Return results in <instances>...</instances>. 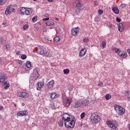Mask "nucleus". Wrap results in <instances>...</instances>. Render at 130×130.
<instances>
[{
	"instance_id": "obj_1",
	"label": "nucleus",
	"mask_w": 130,
	"mask_h": 130,
	"mask_svg": "<svg viewBox=\"0 0 130 130\" xmlns=\"http://www.w3.org/2000/svg\"><path fill=\"white\" fill-rule=\"evenodd\" d=\"M36 50L37 53L41 54V55H44V56H48V57L51 56L50 51H49V50H46V49L43 46L37 47Z\"/></svg>"
},
{
	"instance_id": "obj_2",
	"label": "nucleus",
	"mask_w": 130,
	"mask_h": 130,
	"mask_svg": "<svg viewBox=\"0 0 130 130\" xmlns=\"http://www.w3.org/2000/svg\"><path fill=\"white\" fill-rule=\"evenodd\" d=\"M76 123V118L75 117L72 116L71 118L67 120V121L64 122V124L66 128H74L75 127V124Z\"/></svg>"
},
{
	"instance_id": "obj_3",
	"label": "nucleus",
	"mask_w": 130,
	"mask_h": 130,
	"mask_svg": "<svg viewBox=\"0 0 130 130\" xmlns=\"http://www.w3.org/2000/svg\"><path fill=\"white\" fill-rule=\"evenodd\" d=\"M90 119L92 123H98V122L101 120V118L100 116L98 115V113H94L91 115Z\"/></svg>"
},
{
	"instance_id": "obj_4",
	"label": "nucleus",
	"mask_w": 130,
	"mask_h": 130,
	"mask_svg": "<svg viewBox=\"0 0 130 130\" xmlns=\"http://www.w3.org/2000/svg\"><path fill=\"white\" fill-rule=\"evenodd\" d=\"M114 109L116 113L120 115H122V114H124V112H125V110H124V109L120 106L115 105Z\"/></svg>"
},
{
	"instance_id": "obj_5",
	"label": "nucleus",
	"mask_w": 130,
	"mask_h": 130,
	"mask_svg": "<svg viewBox=\"0 0 130 130\" xmlns=\"http://www.w3.org/2000/svg\"><path fill=\"white\" fill-rule=\"evenodd\" d=\"M75 3L76 4V10L75 11V13L76 14H79L81 11H82V9L81 7H82V4L80 2V0H75Z\"/></svg>"
},
{
	"instance_id": "obj_6",
	"label": "nucleus",
	"mask_w": 130,
	"mask_h": 130,
	"mask_svg": "<svg viewBox=\"0 0 130 130\" xmlns=\"http://www.w3.org/2000/svg\"><path fill=\"white\" fill-rule=\"evenodd\" d=\"M39 69L36 68L34 70V72L32 74V76L34 78V80H37L39 77Z\"/></svg>"
},
{
	"instance_id": "obj_7",
	"label": "nucleus",
	"mask_w": 130,
	"mask_h": 130,
	"mask_svg": "<svg viewBox=\"0 0 130 130\" xmlns=\"http://www.w3.org/2000/svg\"><path fill=\"white\" fill-rule=\"evenodd\" d=\"M62 120L64 121V122L68 121L69 119L72 118V116L70 115L68 113H65L61 115Z\"/></svg>"
},
{
	"instance_id": "obj_8",
	"label": "nucleus",
	"mask_w": 130,
	"mask_h": 130,
	"mask_svg": "<svg viewBox=\"0 0 130 130\" xmlns=\"http://www.w3.org/2000/svg\"><path fill=\"white\" fill-rule=\"evenodd\" d=\"M12 7V5H9L7 7L6 10L5 11V14L8 16V15H10V14L12 13H14L16 11L15 10V8H12L11 10V7Z\"/></svg>"
},
{
	"instance_id": "obj_9",
	"label": "nucleus",
	"mask_w": 130,
	"mask_h": 130,
	"mask_svg": "<svg viewBox=\"0 0 130 130\" xmlns=\"http://www.w3.org/2000/svg\"><path fill=\"white\" fill-rule=\"evenodd\" d=\"M106 123L110 128H113V129H116L117 128V125L113 124L110 120L107 121Z\"/></svg>"
},
{
	"instance_id": "obj_10",
	"label": "nucleus",
	"mask_w": 130,
	"mask_h": 130,
	"mask_svg": "<svg viewBox=\"0 0 130 130\" xmlns=\"http://www.w3.org/2000/svg\"><path fill=\"white\" fill-rule=\"evenodd\" d=\"M17 96L22 98H28L29 97V93L25 92H19L17 93Z\"/></svg>"
},
{
	"instance_id": "obj_11",
	"label": "nucleus",
	"mask_w": 130,
	"mask_h": 130,
	"mask_svg": "<svg viewBox=\"0 0 130 130\" xmlns=\"http://www.w3.org/2000/svg\"><path fill=\"white\" fill-rule=\"evenodd\" d=\"M54 83L55 82L54 80H51L50 81H49L46 85L47 90L52 89V88H53Z\"/></svg>"
},
{
	"instance_id": "obj_12",
	"label": "nucleus",
	"mask_w": 130,
	"mask_h": 130,
	"mask_svg": "<svg viewBox=\"0 0 130 130\" xmlns=\"http://www.w3.org/2000/svg\"><path fill=\"white\" fill-rule=\"evenodd\" d=\"M72 101H73V100H72L71 98H67L65 100L64 104L67 107H68V106H70L71 105Z\"/></svg>"
},
{
	"instance_id": "obj_13",
	"label": "nucleus",
	"mask_w": 130,
	"mask_h": 130,
	"mask_svg": "<svg viewBox=\"0 0 130 130\" xmlns=\"http://www.w3.org/2000/svg\"><path fill=\"white\" fill-rule=\"evenodd\" d=\"M32 13H33V10L31 8L25 7V15L27 16H30Z\"/></svg>"
},
{
	"instance_id": "obj_14",
	"label": "nucleus",
	"mask_w": 130,
	"mask_h": 130,
	"mask_svg": "<svg viewBox=\"0 0 130 130\" xmlns=\"http://www.w3.org/2000/svg\"><path fill=\"white\" fill-rule=\"evenodd\" d=\"M44 86V81L38 82L37 85V89L38 91L41 90L42 87Z\"/></svg>"
},
{
	"instance_id": "obj_15",
	"label": "nucleus",
	"mask_w": 130,
	"mask_h": 130,
	"mask_svg": "<svg viewBox=\"0 0 130 130\" xmlns=\"http://www.w3.org/2000/svg\"><path fill=\"white\" fill-rule=\"evenodd\" d=\"M118 55L119 56H120V57H122L123 58H126V57H127V54L126 53V52L122 51H121V52H120Z\"/></svg>"
},
{
	"instance_id": "obj_16",
	"label": "nucleus",
	"mask_w": 130,
	"mask_h": 130,
	"mask_svg": "<svg viewBox=\"0 0 130 130\" xmlns=\"http://www.w3.org/2000/svg\"><path fill=\"white\" fill-rule=\"evenodd\" d=\"M118 30L119 32H123V31H124V27L122 23H120L118 24Z\"/></svg>"
},
{
	"instance_id": "obj_17",
	"label": "nucleus",
	"mask_w": 130,
	"mask_h": 130,
	"mask_svg": "<svg viewBox=\"0 0 130 130\" xmlns=\"http://www.w3.org/2000/svg\"><path fill=\"white\" fill-rule=\"evenodd\" d=\"M78 32H79V27L74 28L72 29V35L75 36V35H77Z\"/></svg>"
},
{
	"instance_id": "obj_18",
	"label": "nucleus",
	"mask_w": 130,
	"mask_h": 130,
	"mask_svg": "<svg viewBox=\"0 0 130 130\" xmlns=\"http://www.w3.org/2000/svg\"><path fill=\"white\" fill-rule=\"evenodd\" d=\"M86 52H87V49L86 48H82L80 52L79 56L80 57H82L86 54Z\"/></svg>"
},
{
	"instance_id": "obj_19",
	"label": "nucleus",
	"mask_w": 130,
	"mask_h": 130,
	"mask_svg": "<svg viewBox=\"0 0 130 130\" xmlns=\"http://www.w3.org/2000/svg\"><path fill=\"white\" fill-rule=\"evenodd\" d=\"M25 9L26 7H22L18 11V14H19V15H21V16H24L25 13Z\"/></svg>"
},
{
	"instance_id": "obj_20",
	"label": "nucleus",
	"mask_w": 130,
	"mask_h": 130,
	"mask_svg": "<svg viewBox=\"0 0 130 130\" xmlns=\"http://www.w3.org/2000/svg\"><path fill=\"white\" fill-rule=\"evenodd\" d=\"M27 111H21L17 113V115L18 116H25L26 115Z\"/></svg>"
},
{
	"instance_id": "obj_21",
	"label": "nucleus",
	"mask_w": 130,
	"mask_h": 130,
	"mask_svg": "<svg viewBox=\"0 0 130 130\" xmlns=\"http://www.w3.org/2000/svg\"><path fill=\"white\" fill-rule=\"evenodd\" d=\"M113 12L117 15L119 14V10L117 7H114L112 8Z\"/></svg>"
},
{
	"instance_id": "obj_22",
	"label": "nucleus",
	"mask_w": 130,
	"mask_h": 130,
	"mask_svg": "<svg viewBox=\"0 0 130 130\" xmlns=\"http://www.w3.org/2000/svg\"><path fill=\"white\" fill-rule=\"evenodd\" d=\"M81 106V103L79 102H75L74 104H73V107L75 108H78Z\"/></svg>"
},
{
	"instance_id": "obj_23",
	"label": "nucleus",
	"mask_w": 130,
	"mask_h": 130,
	"mask_svg": "<svg viewBox=\"0 0 130 130\" xmlns=\"http://www.w3.org/2000/svg\"><path fill=\"white\" fill-rule=\"evenodd\" d=\"M49 95L50 96L51 99H54L57 97V95L55 92L49 93Z\"/></svg>"
},
{
	"instance_id": "obj_24",
	"label": "nucleus",
	"mask_w": 130,
	"mask_h": 130,
	"mask_svg": "<svg viewBox=\"0 0 130 130\" xmlns=\"http://www.w3.org/2000/svg\"><path fill=\"white\" fill-rule=\"evenodd\" d=\"M81 104H83V105H84L85 106H86V105H89V100H84L81 102Z\"/></svg>"
},
{
	"instance_id": "obj_25",
	"label": "nucleus",
	"mask_w": 130,
	"mask_h": 130,
	"mask_svg": "<svg viewBox=\"0 0 130 130\" xmlns=\"http://www.w3.org/2000/svg\"><path fill=\"white\" fill-rule=\"evenodd\" d=\"M125 95L127 96V100L130 102V90H126L125 92Z\"/></svg>"
},
{
	"instance_id": "obj_26",
	"label": "nucleus",
	"mask_w": 130,
	"mask_h": 130,
	"mask_svg": "<svg viewBox=\"0 0 130 130\" xmlns=\"http://www.w3.org/2000/svg\"><path fill=\"white\" fill-rule=\"evenodd\" d=\"M5 80H7V78L6 76L5 75L1 76L0 78V82L4 83V82H5Z\"/></svg>"
},
{
	"instance_id": "obj_27",
	"label": "nucleus",
	"mask_w": 130,
	"mask_h": 130,
	"mask_svg": "<svg viewBox=\"0 0 130 130\" xmlns=\"http://www.w3.org/2000/svg\"><path fill=\"white\" fill-rule=\"evenodd\" d=\"M113 51H115L117 54H119V53L121 52V50L119 48H114Z\"/></svg>"
},
{
	"instance_id": "obj_28",
	"label": "nucleus",
	"mask_w": 130,
	"mask_h": 130,
	"mask_svg": "<svg viewBox=\"0 0 130 130\" xmlns=\"http://www.w3.org/2000/svg\"><path fill=\"white\" fill-rule=\"evenodd\" d=\"M59 40H60V39L58 36L54 37L53 39V42H56V43L58 42Z\"/></svg>"
},
{
	"instance_id": "obj_29",
	"label": "nucleus",
	"mask_w": 130,
	"mask_h": 130,
	"mask_svg": "<svg viewBox=\"0 0 130 130\" xmlns=\"http://www.w3.org/2000/svg\"><path fill=\"white\" fill-rule=\"evenodd\" d=\"M4 85H5L4 89L5 90H7L10 87V83H7V82L4 83Z\"/></svg>"
},
{
	"instance_id": "obj_30",
	"label": "nucleus",
	"mask_w": 130,
	"mask_h": 130,
	"mask_svg": "<svg viewBox=\"0 0 130 130\" xmlns=\"http://www.w3.org/2000/svg\"><path fill=\"white\" fill-rule=\"evenodd\" d=\"M7 2H8V0H0V6L5 5V4H7Z\"/></svg>"
},
{
	"instance_id": "obj_31",
	"label": "nucleus",
	"mask_w": 130,
	"mask_h": 130,
	"mask_svg": "<svg viewBox=\"0 0 130 130\" xmlns=\"http://www.w3.org/2000/svg\"><path fill=\"white\" fill-rule=\"evenodd\" d=\"M54 25V22L51 21H48L46 23V26H53Z\"/></svg>"
},
{
	"instance_id": "obj_32",
	"label": "nucleus",
	"mask_w": 130,
	"mask_h": 130,
	"mask_svg": "<svg viewBox=\"0 0 130 130\" xmlns=\"http://www.w3.org/2000/svg\"><path fill=\"white\" fill-rule=\"evenodd\" d=\"M58 125L60 127H61L63 125V120H60L58 122Z\"/></svg>"
},
{
	"instance_id": "obj_33",
	"label": "nucleus",
	"mask_w": 130,
	"mask_h": 130,
	"mask_svg": "<svg viewBox=\"0 0 130 130\" xmlns=\"http://www.w3.org/2000/svg\"><path fill=\"white\" fill-rule=\"evenodd\" d=\"M26 66L27 69H30V68L31 67V62H30L29 61H27L26 63Z\"/></svg>"
},
{
	"instance_id": "obj_34",
	"label": "nucleus",
	"mask_w": 130,
	"mask_h": 130,
	"mask_svg": "<svg viewBox=\"0 0 130 130\" xmlns=\"http://www.w3.org/2000/svg\"><path fill=\"white\" fill-rule=\"evenodd\" d=\"M109 27L110 28V29H111L112 30H114V29H115V26L111 23H109Z\"/></svg>"
},
{
	"instance_id": "obj_35",
	"label": "nucleus",
	"mask_w": 130,
	"mask_h": 130,
	"mask_svg": "<svg viewBox=\"0 0 130 130\" xmlns=\"http://www.w3.org/2000/svg\"><path fill=\"white\" fill-rule=\"evenodd\" d=\"M102 46L103 48H105L106 47V42L105 41H102Z\"/></svg>"
},
{
	"instance_id": "obj_36",
	"label": "nucleus",
	"mask_w": 130,
	"mask_h": 130,
	"mask_svg": "<svg viewBox=\"0 0 130 130\" xmlns=\"http://www.w3.org/2000/svg\"><path fill=\"white\" fill-rule=\"evenodd\" d=\"M105 98L107 100H110V99H111V95L109 94H108L106 95Z\"/></svg>"
},
{
	"instance_id": "obj_37",
	"label": "nucleus",
	"mask_w": 130,
	"mask_h": 130,
	"mask_svg": "<svg viewBox=\"0 0 130 130\" xmlns=\"http://www.w3.org/2000/svg\"><path fill=\"white\" fill-rule=\"evenodd\" d=\"M63 72L65 75H67V74H69V73H70V70L69 69H64L63 70Z\"/></svg>"
},
{
	"instance_id": "obj_38",
	"label": "nucleus",
	"mask_w": 130,
	"mask_h": 130,
	"mask_svg": "<svg viewBox=\"0 0 130 130\" xmlns=\"http://www.w3.org/2000/svg\"><path fill=\"white\" fill-rule=\"evenodd\" d=\"M31 21L33 23H35V22H36V21H37V16H34L32 19Z\"/></svg>"
},
{
	"instance_id": "obj_39",
	"label": "nucleus",
	"mask_w": 130,
	"mask_h": 130,
	"mask_svg": "<svg viewBox=\"0 0 130 130\" xmlns=\"http://www.w3.org/2000/svg\"><path fill=\"white\" fill-rule=\"evenodd\" d=\"M28 28H29V25L28 24H25L23 27V30H27Z\"/></svg>"
},
{
	"instance_id": "obj_40",
	"label": "nucleus",
	"mask_w": 130,
	"mask_h": 130,
	"mask_svg": "<svg viewBox=\"0 0 130 130\" xmlns=\"http://www.w3.org/2000/svg\"><path fill=\"white\" fill-rule=\"evenodd\" d=\"M83 42L87 43L89 42V38L85 37L83 39Z\"/></svg>"
},
{
	"instance_id": "obj_41",
	"label": "nucleus",
	"mask_w": 130,
	"mask_h": 130,
	"mask_svg": "<svg viewBox=\"0 0 130 130\" xmlns=\"http://www.w3.org/2000/svg\"><path fill=\"white\" fill-rule=\"evenodd\" d=\"M80 116H81V119H83V118H84L85 116H86V113H85L84 112L81 113L80 115Z\"/></svg>"
},
{
	"instance_id": "obj_42",
	"label": "nucleus",
	"mask_w": 130,
	"mask_h": 130,
	"mask_svg": "<svg viewBox=\"0 0 130 130\" xmlns=\"http://www.w3.org/2000/svg\"><path fill=\"white\" fill-rule=\"evenodd\" d=\"M21 58L22 59H26V58H27V56L26 55H22L21 56Z\"/></svg>"
},
{
	"instance_id": "obj_43",
	"label": "nucleus",
	"mask_w": 130,
	"mask_h": 130,
	"mask_svg": "<svg viewBox=\"0 0 130 130\" xmlns=\"http://www.w3.org/2000/svg\"><path fill=\"white\" fill-rule=\"evenodd\" d=\"M98 12H99V15H102L103 14V10H99V11H98Z\"/></svg>"
},
{
	"instance_id": "obj_44",
	"label": "nucleus",
	"mask_w": 130,
	"mask_h": 130,
	"mask_svg": "<svg viewBox=\"0 0 130 130\" xmlns=\"http://www.w3.org/2000/svg\"><path fill=\"white\" fill-rule=\"evenodd\" d=\"M103 85V83L102 82H99L98 83V86L99 87H102Z\"/></svg>"
},
{
	"instance_id": "obj_45",
	"label": "nucleus",
	"mask_w": 130,
	"mask_h": 130,
	"mask_svg": "<svg viewBox=\"0 0 130 130\" xmlns=\"http://www.w3.org/2000/svg\"><path fill=\"white\" fill-rule=\"evenodd\" d=\"M121 8H125L126 7V4H122L120 5Z\"/></svg>"
},
{
	"instance_id": "obj_46",
	"label": "nucleus",
	"mask_w": 130,
	"mask_h": 130,
	"mask_svg": "<svg viewBox=\"0 0 130 130\" xmlns=\"http://www.w3.org/2000/svg\"><path fill=\"white\" fill-rule=\"evenodd\" d=\"M116 21L118 22V23H120V22H121V20L118 17L116 18Z\"/></svg>"
},
{
	"instance_id": "obj_47",
	"label": "nucleus",
	"mask_w": 130,
	"mask_h": 130,
	"mask_svg": "<svg viewBox=\"0 0 130 130\" xmlns=\"http://www.w3.org/2000/svg\"><path fill=\"white\" fill-rule=\"evenodd\" d=\"M5 42V39L4 38H2L0 39V43H3Z\"/></svg>"
},
{
	"instance_id": "obj_48",
	"label": "nucleus",
	"mask_w": 130,
	"mask_h": 130,
	"mask_svg": "<svg viewBox=\"0 0 130 130\" xmlns=\"http://www.w3.org/2000/svg\"><path fill=\"white\" fill-rule=\"evenodd\" d=\"M93 4H94V6L95 7H96V6H98V2L97 1H94L93 2Z\"/></svg>"
},
{
	"instance_id": "obj_49",
	"label": "nucleus",
	"mask_w": 130,
	"mask_h": 130,
	"mask_svg": "<svg viewBox=\"0 0 130 130\" xmlns=\"http://www.w3.org/2000/svg\"><path fill=\"white\" fill-rule=\"evenodd\" d=\"M9 48H10V45H9V44L6 45V49H9Z\"/></svg>"
},
{
	"instance_id": "obj_50",
	"label": "nucleus",
	"mask_w": 130,
	"mask_h": 130,
	"mask_svg": "<svg viewBox=\"0 0 130 130\" xmlns=\"http://www.w3.org/2000/svg\"><path fill=\"white\" fill-rule=\"evenodd\" d=\"M51 109H55V106H54V105H53V104L51 105Z\"/></svg>"
},
{
	"instance_id": "obj_51",
	"label": "nucleus",
	"mask_w": 130,
	"mask_h": 130,
	"mask_svg": "<svg viewBox=\"0 0 130 130\" xmlns=\"http://www.w3.org/2000/svg\"><path fill=\"white\" fill-rule=\"evenodd\" d=\"M48 20H49V18L43 19V21H48Z\"/></svg>"
},
{
	"instance_id": "obj_52",
	"label": "nucleus",
	"mask_w": 130,
	"mask_h": 130,
	"mask_svg": "<svg viewBox=\"0 0 130 130\" xmlns=\"http://www.w3.org/2000/svg\"><path fill=\"white\" fill-rule=\"evenodd\" d=\"M3 109H4V107L1 106H0V110H3Z\"/></svg>"
},
{
	"instance_id": "obj_53",
	"label": "nucleus",
	"mask_w": 130,
	"mask_h": 130,
	"mask_svg": "<svg viewBox=\"0 0 130 130\" xmlns=\"http://www.w3.org/2000/svg\"><path fill=\"white\" fill-rule=\"evenodd\" d=\"M49 3H52V2H53V0H47Z\"/></svg>"
},
{
	"instance_id": "obj_54",
	"label": "nucleus",
	"mask_w": 130,
	"mask_h": 130,
	"mask_svg": "<svg viewBox=\"0 0 130 130\" xmlns=\"http://www.w3.org/2000/svg\"><path fill=\"white\" fill-rule=\"evenodd\" d=\"M18 63L19 64H21V63H22V61H19Z\"/></svg>"
},
{
	"instance_id": "obj_55",
	"label": "nucleus",
	"mask_w": 130,
	"mask_h": 130,
	"mask_svg": "<svg viewBox=\"0 0 130 130\" xmlns=\"http://www.w3.org/2000/svg\"><path fill=\"white\" fill-rule=\"evenodd\" d=\"M55 20H56V21H59V19H58V18H56V19H55Z\"/></svg>"
},
{
	"instance_id": "obj_56",
	"label": "nucleus",
	"mask_w": 130,
	"mask_h": 130,
	"mask_svg": "<svg viewBox=\"0 0 130 130\" xmlns=\"http://www.w3.org/2000/svg\"><path fill=\"white\" fill-rule=\"evenodd\" d=\"M128 128L130 129V124L128 125Z\"/></svg>"
},
{
	"instance_id": "obj_57",
	"label": "nucleus",
	"mask_w": 130,
	"mask_h": 130,
	"mask_svg": "<svg viewBox=\"0 0 130 130\" xmlns=\"http://www.w3.org/2000/svg\"><path fill=\"white\" fill-rule=\"evenodd\" d=\"M14 106H15V107H16L17 106V105L16 104H15Z\"/></svg>"
},
{
	"instance_id": "obj_58",
	"label": "nucleus",
	"mask_w": 130,
	"mask_h": 130,
	"mask_svg": "<svg viewBox=\"0 0 130 130\" xmlns=\"http://www.w3.org/2000/svg\"><path fill=\"white\" fill-rule=\"evenodd\" d=\"M34 2H37V0H33Z\"/></svg>"
},
{
	"instance_id": "obj_59",
	"label": "nucleus",
	"mask_w": 130,
	"mask_h": 130,
	"mask_svg": "<svg viewBox=\"0 0 130 130\" xmlns=\"http://www.w3.org/2000/svg\"><path fill=\"white\" fill-rule=\"evenodd\" d=\"M2 61V59L0 58V62Z\"/></svg>"
}]
</instances>
